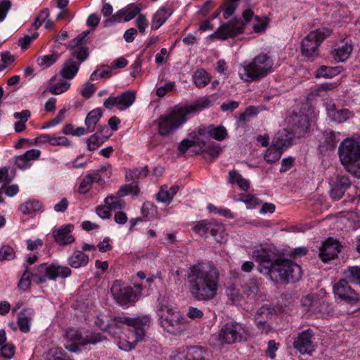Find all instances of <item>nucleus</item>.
I'll use <instances>...</instances> for the list:
<instances>
[{
    "label": "nucleus",
    "mask_w": 360,
    "mask_h": 360,
    "mask_svg": "<svg viewBox=\"0 0 360 360\" xmlns=\"http://www.w3.org/2000/svg\"><path fill=\"white\" fill-rule=\"evenodd\" d=\"M252 256L259 264L258 271L274 282L294 283L302 277L300 266L290 259L276 257L267 249L255 250Z\"/></svg>",
    "instance_id": "obj_1"
},
{
    "label": "nucleus",
    "mask_w": 360,
    "mask_h": 360,
    "mask_svg": "<svg viewBox=\"0 0 360 360\" xmlns=\"http://www.w3.org/2000/svg\"><path fill=\"white\" fill-rule=\"evenodd\" d=\"M188 290L197 301H209L217 294L219 271L212 262L198 263L189 268L187 274Z\"/></svg>",
    "instance_id": "obj_2"
},
{
    "label": "nucleus",
    "mask_w": 360,
    "mask_h": 360,
    "mask_svg": "<svg viewBox=\"0 0 360 360\" xmlns=\"http://www.w3.org/2000/svg\"><path fill=\"white\" fill-rule=\"evenodd\" d=\"M217 98L215 94L202 97L190 105H176L169 112L160 115L155 121L159 134L167 136L174 133L186 122L188 115L195 114L208 108Z\"/></svg>",
    "instance_id": "obj_3"
},
{
    "label": "nucleus",
    "mask_w": 360,
    "mask_h": 360,
    "mask_svg": "<svg viewBox=\"0 0 360 360\" xmlns=\"http://www.w3.org/2000/svg\"><path fill=\"white\" fill-rule=\"evenodd\" d=\"M24 266L25 270L18 284V288L23 291L30 288L31 278L37 284H41L47 280H56L58 277L66 278L72 274V270L68 266L56 264L47 265L46 263H42L37 266L34 273H30L27 265Z\"/></svg>",
    "instance_id": "obj_4"
},
{
    "label": "nucleus",
    "mask_w": 360,
    "mask_h": 360,
    "mask_svg": "<svg viewBox=\"0 0 360 360\" xmlns=\"http://www.w3.org/2000/svg\"><path fill=\"white\" fill-rule=\"evenodd\" d=\"M150 317L148 315L139 316L131 318L128 316H118L108 322L107 332L112 337L118 336L122 331L124 326L133 328L136 340L133 342H127L129 350L135 348L136 343L144 340L146 330L150 326Z\"/></svg>",
    "instance_id": "obj_5"
},
{
    "label": "nucleus",
    "mask_w": 360,
    "mask_h": 360,
    "mask_svg": "<svg viewBox=\"0 0 360 360\" xmlns=\"http://www.w3.org/2000/svg\"><path fill=\"white\" fill-rule=\"evenodd\" d=\"M273 65L272 58L268 54L262 53L255 56L250 63L243 65L239 70V75L246 82L257 81L271 72Z\"/></svg>",
    "instance_id": "obj_6"
},
{
    "label": "nucleus",
    "mask_w": 360,
    "mask_h": 360,
    "mask_svg": "<svg viewBox=\"0 0 360 360\" xmlns=\"http://www.w3.org/2000/svg\"><path fill=\"white\" fill-rule=\"evenodd\" d=\"M339 157L347 170L360 178V139L345 140L339 146Z\"/></svg>",
    "instance_id": "obj_7"
},
{
    "label": "nucleus",
    "mask_w": 360,
    "mask_h": 360,
    "mask_svg": "<svg viewBox=\"0 0 360 360\" xmlns=\"http://www.w3.org/2000/svg\"><path fill=\"white\" fill-rule=\"evenodd\" d=\"M65 339L66 341L65 349L70 352L76 353L80 351L79 345H95L103 342L106 338L96 332H88L83 336L79 330L70 328L65 333Z\"/></svg>",
    "instance_id": "obj_8"
},
{
    "label": "nucleus",
    "mask_w": 360,
    "mask_h": 360,
    "mask_svg": "<svg viewBox=\"0 0 360 360\" xmlns=\"http://www.w3.org/2000/svg\"><path fill=\"white\" fill-rule=\"evenodd\" d=\"M330 34L331 31L328 28L310 32L301 43L302 56L309 60H314L319 56V47L321 44Z\"/></svg>",
    "instance_id": "obj_9"
},
{
    "label": "nucleus",
    "mask_w": 360,
    "mask_h": 360,
    "mask_svg": "<svg viewBox=\"0 0 360 360\" xmlns=\"http://www.w3.org/2000/svg\"><path fill=\"white\" fill-rule=\"evenodd\" d=\"M158 316L162 326L170 333L176 334L184 331L188 324L186 318L175 313L167 305L160 306Z\"/></svg>",
    "instance_id": "obj_10"
},
{
    "label": "nucleus",
    "mask_w": 360,
    "mask_h": 360,
    "mask_svg": "<svg viewBox=\"0 0 360 360\" xmlns=\"http://www.w3.org/2000/svg\"><path fill=\"white\" fill-rule=\"evenodd\" d=\"M250 336L248 329L242 323L231 321L224 325L219 333L221 344H233L248 340Z\"/></svg>",
    "instance_id": "obj_11"
},
{
    "label": "nucleus",
    "mask_w": 360,
    "mask_h": 360,
    "mask_svg": "<svg viewBox=\"0 0 360 360\" xmlns=\"http://www.w3.org/2000/svg\"><path fill=\"white\" fill-rule=\"evenodd\" d=\"M252 16L253 12L252 10H245L243 13V18L245 22L233 18L232 20L219 26L213 34L217 36V37L221 39L234 37L243 32L245 24L252 19Z\"/></svg>",
    "instance_id": "obj_12"
},
{
    "label": "nucleus",
    "mask_w": 360,
    "mask_h": 360,
    "mask_svg": "<svg viewBox=\"0 0 360 360\" xmlns=\"http://www.w3.org/2000/svg\"><path fill=\"white\" fill-rule=\"evenodd\" d=\"M193 230L204 238L212 236L220 244L225 243L227 240V234L224 225L214 221L201 220L197 221L193 226Z\"/></svg>",
    "instance_id": "obj_13"
},
{
    "label": "nucleus",
    "mask_w": 360,
    "mask_h": 360,
    "mask_svg": "<svg viewBox=\"0 0 360 360\" xmlns=\"http://www.w3.org/2000/svg\"><path fill=\"white\" fill-rule=\"evenodd\" d=\"M302 305L305 310L321 316L332 315L334 313L333 307L323 298H319L317 295L311 294L301 300Z\"/></svg>",
    "instance_id": "obj_14"
},
{
    "label": "nucleus",
    "mask_w": 360,
    "mask_h": 360,
    "mask_svg": "<svg viewBox=\"0 0 360 360\" xmlns=\"http://www.w3.org/2000/svg\"><path fill=\"white\" fill-rule=\"evenodd\" d=\"M111 294L120 305H126L136 300V293L131 287L123 286L119 281H115L111 286Z\"/></svg>",
    "instance_id": "obj_15"
},
{
    "label": "nucleus",
    "mask_w": 360,
    "mask_h": 360,
    "mask_svg": "<svg viewBox=\"0 0 360 360\" xmlns=\"http://www.w3.org/2000/svg\"><path fill=\"white\" fill-rule=\"evenodd\" d=\"M333 290L335 296L347 303H355L360 300V295L352 288L345 278L335 283Z\"/></svg>",
    "instance_id": "obj_16"
},
{
    "label": "nucleus",
    "mask_w": 360,
    "mask_h": 360,
    "mask_svg": "<svg viewBox=\"0 0 360 360\" xmlns=\"http://www.w3.org/2000/svg\"><path fill=\"white\" fill-rule=\"evenodd\" d=\"M314 335V333L310 328L300 333L293 342L295 349L302 354H311L314 350L312 342Z\"/></svg>",
    "instance_id": "obj_17"
},
{
    "label": "nucleus",
    "mask_w": 360,
    "mask_h": 360,
    "mask_svg": "<svg viewBox=\"0 0 360 360\" xmlns=\"http://www.w3.org/2000/svg\"><path fill=\"white\" fill-rule=\"evenodd\" d=\"M341 245L339 241L328 238L319 248V257L323 262H328L338 257Z\"/></svg>",
    "instance_id": "obj_18"
},
{
    "label": "nucleus",
    "mask_w": 360,
    "mask_h": 360,
    "mask_svg": "<svg viewBox=\"0 0 360 360\" xmlns=\"http://www.w3.org/2000/svg\"><path fill=\"white\" fill-rule=\"evenodd\" d=\"M352 182L346 175H337L330 181V195L335 200H340L351 186Z\"/></svg>",
    "instance_id": "obj_19"
},
{
    "label": "nucleus",
    "mask_w": 360,
    "mask_h": 360,
    "mask_svg": "<svg viewBox=\"0 0 360 360\" xmlns=\"http://www.w3.org/2000/svg\"><path fill=\"white\" fill-rule=\"evenodd\" d=\"M141 8L136 5L130 4L118 11L115 14L104 21V26L108 27L114 22H118L122 18L127 22L132 20L136 15L140 14Z\"/></svg>",
    "instance_id": "obj_20"
},
{
    "label": "nucleus",
    "mask_w": 360,
    "mask_h": 360,
    "mask_svg": "<svg viewBox=\"0 0 360 360\" xmlns=\"http://www.w3.org/2000/svg\"><path fill=\"white\" fill-rule=\"evenodd\" d=\"M326 110L330 120L336 123L345 122L354 116L353 112L348 109H338L333 102L326 103Z\"/></svg>",
    "instance_id": "obj_21"
},
{
    "label": "nucleus",
    "mask_w": 360,
    "mask_h": 360,
    "mask_svg": "<svg viewBox=\"0 0 360 360\" xmlns=\"http://www.w3.org/2000/svg\"><path fill=\"white\" fill-rule=\"evenodd\" d=\"M74 229L72 224H68L61 226L53 231V237L56 243L61 245H68L75 241V238L71 234Z\"/></svg>",
    "instance_id": "obj_22"
},
{
    "label": "nucleus",
    "mask_w": 360,
    "mask_h": 360,
    "mask_svg": "<svg viewBox=\"0 0 360 360\" xmlns=\"http://www.w3.org/2000/svg\"><path fill=\"white\" fill-rule=\"evenodd\" d=\"M190 136L193 139L196 146L205 147L212 139V135L209 129V127H204L199 128L196 131H193L190 134Z\"/></svg>",
    "instance_id": "obj_23"
},
{
    "label": "nucleus",
    "mask_w": 360,
    "mask_h": 360,
    "mask_svg": "<svg viewBox=\"0 0 360 360\" xmlns=\"http://www.w3.org/2000/svg\"><path fill=\"white\" fill-rule=\"evenodd\" d=\"M34 314L32 308H25L21 311L18 316V325L20 331L28 333L30 330V323Z\"/></svg>",
    "instance_id": "obj_24"
},
{
    "label": "nucleus",
    "mask_w": 360,
    "mask_h": 360,
    "mask_svg": "<svg viewBox=\"0 0 360 360\" xmlns=\"http://www.w3.org/2000/svg\"><path fill=\"white\" fill-rule=\"evenodd\" d=\"M89 261V255L82 251L76 250L68 259V264L72 268L86 266Z\"/></svg>",
    "instance_id": "obj_25"
},
{
    "label": "nucleus",
    "mask_w": 360,
    "mask_h": 360,
    "mask_svg": "<svg viewBox=\"0 0 360 360\" xmlns=\"http://www.w3.org/2000/svg\"><path fill=\"white\" fill-rule=\"evenodd\" d=\"M286 146L285 143L273 142L269 148L267 149L264 154V160L269 163H274L277 162L281 157L282 148Z\"/></svg>",
    "instance_id": "obj_26"
},
{
    "label": "nucleus",
    "mask_w": 360,
    "mask_h": 360,
    "mask_svg": "<svg viewBox=\"0 0 360 360\" xmlns=\"http://www.w3.org/2000/svg\"><path fill=\"white\" fill-rule=\"evenodd\" d=\"M221 152V147L219 143L215 142H210L205 147H201L195 153L196 154H207L208 155V160L212 162L218 156ZM207 160V158L205 157Z\"/></svg>",
    "instance_id": "obj_27"
},
{
    "label": "nucleus",
    "mask_w": 360,
    "mask_h": 360,
    "mask_svg": "<svg viewBox=\"0 0 360 360\" xmlns=\"http://www.w3.org/2000/svg\"><path fill=\"white\" fill-rule=\"evenodd\" d=\"M352 51V45L345 43L333 50L330 53V55L335 61L343 62L349 57Z\"/></svg>",
    "instance_id": "obj_28"
},
{
    "label": "nucleus",
    "mask_w": 360,
    "mask_h": 360,
    "mask_svg": "<svg viewBox=\"0 0 360 360\" xmlns=\"http://www.w3.org/2000/svg\"><path fill=\"white\" fill-rule=\"evenodd\" d=\"M289 122L299 129V133H305L309 126V119L307 115L293 113Z\"/></svg>",
    "instance_id": "obj_29"
},
{
    "label": "nucleus",
    "mask_w": 360,
    "mask_h": 360,
    "mask_svg": "<svg viewBox=\"0 0 360 360\" xmlns=\"http://www.w3.org/2000/svg\"><path fill=\"white\" fill-rule=\"evenodd\" d=\"M79 64H77L72 59L68 60L60 70L62 77L66 79H72L79 70Z\"/></svg>",
    "instance_id": "obj_30"
},
{
    "label": "nucleus",
    "mask_w": 360,
    "mask_h": 360,
    "mask_svg": "<svg viewBox=\"0 0 360 360\" xmlns=\"http://www.w3.org/2000/svg\"><path fill=\"white\" fill-rule=\"evenodd\" d=\"M118 109L123 110L131 106L136 99V94L134 91H127L117 96Z\"/></svg>",
    "instance_id": "obj_31"
},
{
    "label": "nucleus",
    "mask_w": 360,
    "mask_h": 360,
    "mask_svg": "<svg viewBox=\"0 0 360 360\" xmlns=\"http://www.w3.org/2000/svg\"><path fill=\"white\" fill-rule=\"evenodd\" d=\"M102 115L103 111L100 108L94 109L88 113L85 119V124L89 131H94L95 126L98 122Z\"/></svg>",
    "instance_id": "obj_32"
},
{
    "label": "nucleus",
    "mask_w": 360,
    "mask_h": 360,
    "mask_svg": "<svg viewBox=\"0 0 360 360\" xmlns=\"http://www.w3.org/2000/svg\"><path fill=\"white\" fill-rule=\"evenodd\" d=\"M169 13L165 8L162 7L160 8L154 15L153 19L151 23L152 30H158L160 27L170 16Z\"/></svg>",
    "instance_id": "obj_33"
},
{
    "label": "nucleus",
    "mask_w": 360,
    "mask_h": 360,
    "mask_svg": "<svg viewBox=\"0 0 360 360\" xmlns=\"http://www.w3.org/2000/svg\"><path fill=\"white\" fill-rule=\"evenodd\" d=\"M207 355V351L202 347L194 346L188 349L185 360H205Z\"/></svg>",
    "instance_id": "obj_34"
},
{
    "label": "nucleus",
    "mask_w": 360,
    "mask_h": 360,
    "mask_svg": "<svg viewBox=\"0 0 360 360\" xmlns=\"http://www.w3.org/2000/svg\"><path fill=\"white\" fill-rule=\"evenodd\" d=\"M104 202L109 206L111 210H117L120 211L126 206L125 201L122 200V197L116 193L114 195L107 196L104 200Z\"/></svg>",
    "instance_id": "obj_35"
},
{
    "label": "nucleus",
    "mask_w": 360,
    "mask_h": 360,
    "mask_svg": "<svg viewBox=\"0 0 360 360\" xmlns=\"http://www.w3.org/2000/svg\"><path fill=\"white\" fill-rule=\"evenodd\" d=\"M110 136L111 134L103 135V137L96 134V133L92 134L86 141L88 150L90 151L95 150L107 139H108Z\"/></svg>",
    "instance_id": "obj_36"
},
{
    "label": "nucleus",
    "mask_w": 360,
    "mask_h": 360,
    "mask_svg": "<svg viewBox=\"0 0 360 360\" xmlns=\"http://www.w3.org/2000/svg\"><path fill=\"white\" fill-rule=\"evenodd\" d=\"M345 278L352 283L360 285V267L358 266H349L343 272Z\"/></svg>",
    "instance_id": "obj_37"
},
{
    "label": "nucleus",
    "mask_w": 360,
    "mask_h": 360,
    "mask_svg": "<svg viewBox=\"0 0 360 360\" xmlns=\"http://www.w3.org/2000/svg\"><path fill=\"white\" fill-rule=\"evenodd\" d=\"M210 76L203 69L196 70L193 75V82L198 88L205 86L210 82Z\"/></svg>",
    "instance_id": "obj_38"
},
{
    "label": "nucleus",
    "mask_w": 360,
    "mask_h": 360,
    "mask_svg": "<svg viewBox=\"0 0 360 360\" xmlns=\"http://www.w3.org/2000/svg\"><path fill=\"white\" fill-rule=\"evenodd\" d=\"M229 181L230 184L236 183L238 186L244 191H247L250 187L248 181L244 179L238 172L234 170L229 172Z\"/></svg>",
    "instance_id": "obj_39"
},
{
    "label": "nucleus",
    "mask_w": 360,
    "mask_h": 360,
    "mask_svg": "<svg viewBox=\"0 0 360 360\" xmlns=\"http://www.w3.org/2000/svg\"><path fill=\"white\" fill-rule=\"evenodd\" d=\"M60 55L57 52H53L51 55H45L39 56L37 59V64L46 68L54 64L59 58Z\"/></svg>",
    "instance_id": "obj_40"
},
{
    "label": "nucleus",
    "mask_w": 360,
    "mask_h": 360,
    "mask_svg": "<svg viewBox=\"0 0 360 360\" xmlns=\"http://www.w3.org/2000/svg\"><path fill=\"white\" fill-rule=\"evenodd\" d=\"M148 174V167L146 166L143 168H136L126 173L125 179L126 181H134L140 178H145Z\"/></svg>",
    "instance_id": "obj_41"
},
{
    "label": "nucleus",
    "mask_w": 360,
    "mask_h": 360,
    "mask_svg": "<svg viewBox=\"0 0 360 360\" xmlns=\"http://www.w3.org/2000/svg\"><path fill=\"white\" fill-rule=\"evenodd\" d=\"M208 127L212 138L214 139L221 141L226 138L228 135L227 130L224 126L220 125L214 127L213 125H209Z\"/></svg>",
    "instance_id": "obj_42"
},
{
    "label": "nucleus",
    "mask_w": 360,
    "mask_h": 360,
    "mask_svg": "<svg viewBox=\"0 0 360 360\" xmlns=\"http://www.w3.org/2000/svg\"><path fill=\"white\" fill-rule=\"evenodd\" d=\"M41 208V205L38 200H30L20 206V210L24 214H30L32 212L39 210Z\"/></svg>",
    "instance_id": "obj_43"
},
{
    "label": "nucleus",
    "mask_w": 360,
    "mask_h": 360,
    "mask_svg": "<svg viewBox=\"0 0 360 360\" xmlns=\"http://www.w3.org/2000/svg\"><path fill=\"white\" fill-rule=\"evenodd\" d=\"M139 193V188L135 183L128 184L122 186L120 189L117 191L116 194L120 197H124L129 193H131L134 195H137Z\"/></svg>",
    "instance_id": "obj_44"
},
{
    "label": "nucleus",
    "mask_w": 360,
    "mask_h": 360,
    "mask_svg": "<svg viewBox=\"0 0 360 360\" xmlns=\"http://www.w3.org/2000/svg\"><path fill=\"white\" fill-rule=\"evenodd\" d=\"M323 138L327 150H333L339 141L335 132L333 131H325Z\"/></svg>",
    "instance_id": "obj_45"
},
{
    "label": "nucleus",
    "mask_w": 360,
    "mask_h": 360,
    "mask_svg": "<svg viewBox=\"0 0 360 360\" xmlns=\"http://www.w3.org/2000/svg\"><path fill=\"white\" fill-rule=\"evenodd\" d=\"M338 68H333L326 65L321 66L316 71V77H333L339 74Z\"/></svg>",
    "instance_id": "obj_46"
},
{
    "label": "nucleus",
    "mask_w": 360,
    "mask_h": 360,
    "mask_svg": "<svg viewBox=\"0 0 360 360\" xmlns=\"http://www.w3.org/2000/svg\"><path fill=\"white\" fill-rule=\"evenodd\" d=\"M263 308L259 309L255 316V323L262 333L267 334L270 331V327L266 323V321L262 318Z\"/></svg>",
    "instance_id": "obj_47"
},
{
    "label": "nucleus",
    "mask_w": 360,
    "mask_h": 360,
    "mask_svg": "<svg viewBox=\"0 0 360 360\" xmlns=\"http://www.w3.org/2000/svg\"><path fill=\"white\" fill-rule=\"evenodd\" d=\"M112 75V72L109 66H103L101 68H98L90 76L91 80H95L101 78H109Z\"/></svg>",
    "instance_id": "obj_48"
},
{
    "label": "nucleus",
    "mask_w": 360,
    "mask_h": 360,
    "mask_svg": "<svg viewBox=\"0 0 360 360\" xmlns=\"http://www.w3.org/2000/svg\"><path fill=\"white\" fill-rule=\"evenodd\" d=\"M173 198L171 197L168 192V188L166 185L162 186L156 194V200L162 203L169 204L172 201Z\"/></svg>",
    "instance_id": "obj_49"
},
{
    "label": "nucleus",
    "mask_w": 360,
    "mask_h": 360,
    "mask_svg": "<svg viewBox=\"0 0 360 360\" xmlns=\"http://www.w3.org/2000/svg\"><path fill=\"white\" fill-rule=\"evenodd\" d=\"M141 213L145 217L153 218L157 213V207L153 202L146 201L142 205Z\"/></svg>",
    "instance_id": "obj_50"
},
{
    "label": "nucleus",
    "mask_w": 360,
    "mask_h": 360,
    "mask_svg": "<svg viewBox=\"0 0 360 360\" xmlns=\"http://www.w3.org/2000/svg\"><path fill=\"white\" fill-rule=\"evenodd\" d=\"M240 200L247 205L248 207L252 208L260 203L257 197L252 194L243 193L240 195Z\"/></svg>",
    "instance_id": "obj_51"
},
{
    "label": "nucleus",
    "mask_w": 360,
    "mask_h": 360,
    "mask_svg": "<svg viewBox=\"0 0 360 360\" xmlns=\"http://www.w3.org/2000/svg\"><path fill=\"white\" fill-rule=\"evenodd\" d=\"M49 355L52 357L49 360H73L70 359L61 348L53 347L49 350Z\"/></svg>",
    "instance_id": "obj_52"
},
{
    "label": "nucleus",
    "mask_w": 360,
    "mask_h": 360,
    "mask_svg": "<svg viewBox=\"0 0 360 360\" xmlns=\"http://www.w3.org/2000/svg\"><path fill=\"white\" fill-rule=\"evenodd\" d=\"M15 257L14 250L9 245H4L0 249V261L11 260Z\"/></svg>",
    "instance_id": "obj_53"
},
{
    "label": "nucleus",
    "mask_w": 360,
    "mask_h": 360,
    "mask_svg": "<svg viewBox=\"0 0 360 360\" xmlns=\"http://www.w3.org/2000/svg\"><path fill=\"white\" fill-rule=\"evenodd\" d=\"M92 176L91 174H88L81 181L78 192L82 194H85L90 190L92 185Z\"/></svg>",
    "instance_id": "obj_54"
},
{
    "label": "nucleus",
    "mask_w": 360,
    "mask_h": 360,
    "mask_svg": "<svg viewBox=\"0 0 360 360\" xmlns=\"http://www.w3.org/2000/svg\"><path fill=\"white\" fill-rule=\"evenodd\" d=\"M89 56L88 48L85 46L79 47L72 52V57L76 58L79 60L78 64H81Z\"/></svg>",
    "instance_id": "obj_55"
},
{
    "label": "nucleus",
    "mask_w": 360,
    "mask_h": 360,
    "mask_svg": "<svg viewBox=\"0 0 360 360\" xmlns=\"http://www.w3.org/2000/svg\"><path fill=\"white\" fill-rule=\"evenodd\" d=\"M70 86V84L63 81L50 87L49 91L55 95L60 94L66 91Z\"/></svg>",
    "instance_id": "obj_56"
},
{
    "label": "nucleus",
    "mask_w": 360,
    "mask_h": 360,
    "mask_svg": "<svg viewBox=\"0 0 360 360\" xmlns=\"http://www.w3.org/2000/svg\"><path fill=\"white\" fill-rule=\"evenodd\" d=\"M39 37V33L34 32L32 35H25L24 37L20 38L18 41V45L22 49H27L32 40L36 39Z\"/></svg>",
    "instance_id": "obj_57"
},
{
    "label": "nucleus",
    "mask_w": 360,
    "mask_h": 360,
    "mask_svg": "<svg viewBox=\"0 0 360 360\" xmlns=\"http://www.w3.org/2000/svg\"><path fill=\"white\" fill-rule=\"evenodd\" d=\"M15 352V347L13 344H4L0 349L1 356L5 359H11Z\"/></svg>",
    "instance_id": "obj_58"
},
{
    "label": "nucleus",
    "mask_w": 360,
    "mask_h": 360,
    "mask_svg": "<svg viewBox=\"0 0 360 360\" xmlns=\"http://www.w3.org/2000/svg\"><path fill=\"white\" fill-rule=\"evenodd\" d=\"M70 141L65 136H51L50 145L51 146H70Z\"/></svg>",
    "instance_id": "obj_59"
},
{
    "label": "nucleus",
    "mask_w": 360,
    "mask_h": 360,
    "mask_svg": "<svg viewBox=\"0 0 360 360\" xmlns=\"http://www.w3.org/2000/svg\"><path fill=\"white\" fill-rule=\"evenodd\" d=\"M88 34L89 32H83L82 33L79 34L77 37H76L69 42L68 48L70 49H74L76 46H79L86 39Z\"/></svg>",
    "instance_id": "obj_60"
},
{
    "label": "nucleus",
    "mask_w": 360,
    "mask_h": 360,
    "mask_svg": "<svg viewBox=\"0 0 360 360\" xmlns=\"http://www.w3.org/2000/svg\"><path fill=\"white\" fill-rule=\"evenodd\" d=\"M111 209L108 205H99L97 207L96 212L101 219H109L111 216Z\"/></svg>",
    "instance_id": "obj_61"
},
{
    "label": "nucleus",
    "mask_w": 360,
    "mask_h": 360,
    "mask_svg": "<svg viewBox=\"0 0 360 360\" xmlns=\"http://www.w3.org/2000/svg\"><path fill=\"white\" fill-rule=\"evenodd\" d=\"M11 7V2L10 0H4L0 3V22L4 20Z\"/></svg>",
    "instance_id": "obj_62"
},
{
    "label": "nucleus",
    "mask_w": 360,
    "mask_h": 360,
    "mask_svg": "<svg viewBox=\"0 0 360 360\" xmlns=\"http://www.w3.org/2000/svg\"><path fill=\"white\" fill-rule=\"evenodd\" d=\"M196 144L194 141V140H189L187 139H185L182 140L178 146V150L181 153H185L188 148L195 146Z\"/></svg>",
    "instance_id": "obj_63"
},
{
    "label": "nucleus",
    "mask_w": 360,
    "mask_h": 360,
    "mask_svg": "<svg viewBox=\"0 0 360 360\" xmlns=\"http://www.w3.org/2000/svg\"><path fill=\"white\" fill-rule=\"evenodd\" d=\"M239 106V103L236 101H228L227 102L223 103L221 106V110L223 112L233 111Z\"/></svg>",
    "instance_id": "obj_64"
}]
</instances>
